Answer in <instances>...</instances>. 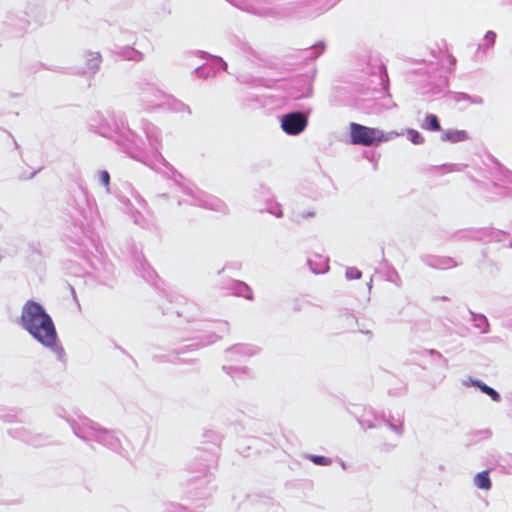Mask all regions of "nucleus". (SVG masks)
<instances>
[{"label":"nucleus","mask_w":512,"mask_h":512,"mask_svg":"<svg viewBox=\"0 0 512 512\" xmlns=\"http://www.w3.org/2000/svg\"><path fill=\"white\" fill-rule=\"evenodd\" d=\"M350 139L354 145L372 146L386 142L392 138V133L385 134L383 131L364 126L355 122L350 123Z\"/></svg>","instance_id":"nucleus-2"},{"label":"nucleus","mask_w":512,"mask_h":512,"mask_svg":"<svg viewBox=\"0 0 512 512\" xmlns=\"http://www.w3.org/2000/svg\"><path fill=\"white\" fill-rule=\"evenodd\" d=\"M474 483L479 489L489 490L491 488V481L488 471L478 473L474 478Z\"/></svg>","instance_id":"nucleus-5"},{"label":"nucleus","mask_w":512,"mask_h":512,"mask_svg":"<svg viewBox=\"0 0 512 512\" xmlns=\"http://www.w3.org/2000/svg\"><path fill=\"white\" fill-rule=\"evenodd\" d=\"M474 385L477 386L483 393L489 395L493 401L498 402L500 400L499 393L495 391L493 388L489 387L488 385L478 381H476Z\"/></svg>","instance_id":"nucleus-7"},{"label":"nucleus","mask_w":512,"mask_h":512,"mask_svg":"<svg viewBox=\"0 0 512 512\" xmlns=\"http://www.w3.org/2000/svg\"><path fill=\"white\" fill-rule=\"evenodd\" d=\"M468 139V133L465 130H451L446 131L442 135V140L451 142V143H457V142H463Z\"/></svg>","instance_id":"nucleus-4"},{"label":"nucleus","mask_w":512,"mask_h":512,"mask_svg":"<svg viewBox=\"0 0 512 512\" xmlns=\"http://www.w3.org/2000/svg\"><path fill=\"white\" fill-rule=\"evenodd\" d=\"M310 460L316 465L328 466L331 465L332 460L325 456L312 455Z\"/></svg>","instance_id":"nucleus-9"},{"label":"nucleus","mask_w":512,"mask_h":512,"mask_svg":"<svg viewBox=\"0 0 512 512\" xmlns=\"http://www.w3.org/2000/svg\"><path fill=\"white\" fill-rule=\"evenodd\" d=\"M422 128L428 131H439L441 126L437 116L434 114H427L425 116V124L422 125Z\"/></svg>","instance_id":"nucleus-6"},{"label":"nucleus","mask_w":512,"mask_h":512,"mask_svg":"<svg viewBox=\"0 0 512 512\" xmlns=\"http://www.w3.org/2000/svg\"><path fill=\"white\" fill-rule=\"evenodd\" d=\"M408 136L411 142L414 144L418 145L424 143V137L417 130L409 129Z\"/></svg>","instance_id":"nucleus-8"},{"label":"nucleus","mask_w":512,"mask_h":512,"mask_svg":"<svg viewBox=\"0 0 512 512\" xmlns=\"http://www.w3.org/2000/svg\"><path fill=\"white\" fill-rule=\"evenodd\" d=\"M496 40V34L493 31H488L484 36V44L483 47L488 49L492 47Z\"/></svg>","instance_id":"nucleus-10"},{"label":"nucleus","mask_w":512,"mask_h":512,"mask_svg":"<svg viewBox=\"0 0 512 512\" xmlns=\"http://www.w3.org/2000/svg\"><path fill=\"white\" fill-rule=\"evenodd\" d=\"M23 327L40 343L47 347L56 344L57 333L51 317L43 307L33 301L25 303L21 315Z\"/></svg>","instance_id":"nucleus-1"},{"label":"nucleus","mask_w":512,"mask_h":512,"mask_svg":"<svg viewBox=\"0 0 512 512\" xmlns=\"http://www.w3.org/2000/svg\"><path fill=\"white\" fill-rule=\"evenodd\" d=\"M315 215H316L315 211H304L301 214V217L304 219V218H308V217H314Z\"/></svg>","instance_id":"nucleus-13"},{"label":"nucleus","mask_w":512,"mask_h":512,"mask_svg":"<svg viewBox=\"0 0 512 512\" xmlns=\"http://www.w3.org/2000/svg\"><path fill=\"white\" fill-rule=\"evenodd\" d=\"M307 117L301 112H292L282 117L281 128L288 135H297L307 126Z\"/></svg>","instance_id":"nucleus-3"},{"label":"nucleus","mask_w":512,"mask_h":512,"mask_svg":"<svg viewBox=\"0 0 512 512\" xmlns=\"http://www.w3.org/2000/svg\"><path fill=\"white\" fill-rule=\"evenodd\" d=\"M60 356L64 354V350L62 348L59 349Z\"/></svg>","instance_id":"nucleus-14"},{"label":"nucleus","mask_w":512,"mask_h":512,"mask_svg":"<svg viewBox=\"0 0 512 512\" xmlns=\"http://www.w3.org/2000/svg\"><path fill=\"white\" fill-rule=\"evenodd\" d=\"M347 275L349 278L358 279L361 277V272L357 269H351L350 271L347 272Z\"/></svg>","instance_id":"nucleus-12"},{"label":"nucleus","mask_w":512,"mask_h":512,"mask_svg":"<svg viewBox=\"0 0 512 512\" xmlns=\"http://www.w3.org/2000/svg\"><path fill=\"white\" fill-rule=\"evenodd\" d=\"M100 181L102 182V184L106 187L109 186V183H110V175L107 171H102L100 173Z\"/></svg>","instance_id":"nucleus-11"}]
</instances>
